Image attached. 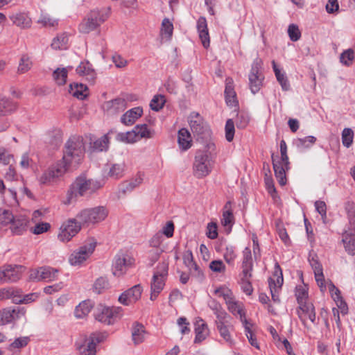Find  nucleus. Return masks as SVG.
Here are the masks:
<instances>
[{"instance_id":"obj_1","label":"nucleus","mask_w":355,"mask_h":355,"mask_svg":"<svg viewBox=\"0 0 355 355\" xmlns=\"http://www.w3.org/2000/svg\"><path fill=\"white\" fill-rule=\"evenodd\" d=\"M85 154V146L80 137H71L67 141L62 159L50 167L40 178L42 184H50L62 176L67 170L76 168Z\"/></svg>"},{"instance_id":"obj_2","label":"nucleus","mask_w":355,"mask_h":355,"mask_svg":"<svg viewBox=\"0 0 355 355\" xmlns=\"http://www.w3.org/2000/svg\"><path fill=\"white\" fill-rule=\"evenodd\" d=\"M101 182L88 179L84 175L78 177L70 185L64 204L69 205L76 202L81 197H89L102 187Z\"/></svg>"},{"instance_id":"obj_3","label":"nucleus","mask_w":355,"mask_h":355,"mask_svg":"<svg viewBox=\"0 0 355 355\" xmlns=\"http://www.w3.org/2000/svg\"><path fill=\"white\" fill-rule=\"evenodd\" d=\"M281 157H275L272 154V162L275 175L281 186L286 184V171L289 169V160L287 155V146L284 140L280 141Z\"/></svg>"},{"instance_id":"obj_4","label":"nucleus","mask_w":355,"mask_h":355,"mask_svg":"<svg viewBox=\"0 0 355 355\" xmlns=\"http://www.w3.org/2000/svg\"><path fill=\"white\" fill-rule=\"evenodd\" d=\"M242 272L239 275V284L243 293L250 295L253 292V287L250 282L252 276L253 263L251 250L245 248L243 251Z\"/></svg>"},{"instance_id":"obj_5","label":"nucleus","mask_w":355,"mask_h":355,"mask_svg":"<svg viewBox=\"0 0 355 355\" xmlns=\"http://www.w3.org/2000/svg\"><path fill=\"white\" fill-rule=\"evenodd\" d=\"M108 215L107 209L103 206H97L81 210L76 215L77 221L81 225L90 226L103 221Z\"/></svg>"},{"instance_id":"obj_6","label":"nucleus","mask_w":355,"mask_h":355,"mask_svg":"<svg viewBox=\"0 0 355 355\" xmlns=\"http://www.w3.org/2000/svg\"><path fill=\"white\" fill-rule=\"evenodd\" d=\"M168 263L167 261H162L157 265L150 283V299L151 300H155L163 290L168 276Z\"/></svg>"},{"instance_id":"obj_7","label":"nucleus","mask_w":355,"mask_h":355,"mask_svg":"<svg viewBox=\"0 0 355 355\" xmlns=\"http://www.w3.org/2000/svg\"><path fill=\"white\" fill-rule=\"evenodd\" d=\"M214 159L207 153L197 152L193 162V174L198 178L208 175L211 171Z\"/></svg>"},{"instance_id":"obj_8","label":"nucleus","mask_w":355,"mask_h":355,"mask_svg":"<svg viewBox=\"0 0 355 355\" xmlns=\"http://www.w3.org/2000/svg\"><path fill=\"white\" fill-rule=\"evenodd\" d=\"M107 16L103 10H93L79 25V31L83 33H89L101 26Z\"/></svg>"},{"instance_id":"obj_9","label":"nucleus","mask_w":355,"mask_h":355,"mask_svg":"<svg viewBox=\"0 0 355 355\" xmlns=\"http://www.w3.org/2000/svg\"><path fill=\"white\" fill-rule=\"evenodd\" d=\"M96 243L92 239L75 250L69 257V261L72 266H78L85 261L94 252Z\"/></svg>"},{"instance_id":"obj_10","label":"nucleus","mask_w":355,"mask_h":355,"mask_svg":"<svg viewBox=\"0 0 355 355\" xmlns=\"http://www.w3.org/2000/svg\"><path fill=\"white\" fill-rule=\"evenodd\" d=\"M59 270L50 266H42L32 269L29 272V279L34 282H50L58 279Z\"/></svg>"},{"instance_id":"obj_11","label":"nucleus","mask_w":355,"mask_h":355,"mask_svg":"<svg viewBox=\"0 0 355 355\" xmlns=\"http://www.w3.org/2000/svg\"><path fill=\"white\" fill-rule=\"evenodd\" d=\"M135 264V259L128 254L120 253L116 255L112 266L114 276H121Z\"/></svg>"},{"instance_id":"obj_12","label":"nucleus","mask_w":355,"mask_h":355,"mask_svg":"<svg viewBox=\"0 0 355 355\" xmlns=\"http://www.w3.org/2000/svg\"><path fill=\"white\" fill-rule=\"evenodd\" d=\"M80 228L81 224L77 221L76 217L69 219L61 225L58 238L62 242H68L78 234Z\"/></svg>"},{"instance_id":"obj_13","label":"nucleus","mask_w":355,"mask_h":355,"mask_svg":"<svg viewBox=\"0 0 355 355\" xmlns=\"http://www.w3.org/2000/svg\"><path fill=\"white\" fill-rule=\"evenodd\" d=\"M119 308H110L98 305L94 311L95 319L105 324H113L118 315Z\"/></svg>"},{"instance_id":"obj_14","label":"nucleus","mask_w":355,"mask_h":355,"mask_svg":"<svg viewBox=\"0 0 355 355\" xmlns=\"http://www.w3.org/2000/svg\"><path fill=\"white\" fill-rule=\"evenodd\" d=\"M23 267L21 266H3L0 268V284L15 282L21 279Z\"/></svg>"},{"instance_id":"obj_15","label":"nucleus","mask_w":355,"mask_h":355,"mask_svg":"<svg viewBox=\"0 0 355 355\" xmlns=\"http://www.w3.org/2000/svg\"><path fill=\"white\" fill-rule=\"evenodd\" d=\"M105 333H92L87 340V343L80 347V355H96V345L106 338Z\"/></svg>"},{"instance_id":"obj_16","label":"nucleus","mask_w":355,"mask_h":355,"mask_svg":"<svg viewBox=\"0 0 355 355\" xmlns=\"http://www.w3.org/2000/svg\"><path fill=\"white\" fill-rule=\"evenodd\" d=\"M232 321V318L230 315L223 320H215V324L220 336L230 345L233 344L231 334L234 330Z\"/></svg>"},{"instance_id":"obj_17","label":"nucleus","mask_w":355,"mask_h":355,"mask_svg":"<svg viewBox=\"0 0 355 355\" xmlns=\"http://www.w3.org/2000/svg\"><path fill=\"white\" fill-rule=\"evenodd\" d=\"M142 292L141 284L135 285L120 295L119 302L125 306L135 304L140 299Z\"/></svg>"},{"instance_id":"obj_18","label":"nucleus","mask_w":355,"mask_h":355,"mask_svg":"<svg viewBox=\"0 0 355 355\" xmlns=\"http://www.w3.org/2000/svg\"><path fill=\"white\" fill-rule=\"evenodd\" d=\"M190 128L197 135H209V129L202 116L197 112H191L189 116Z\"/></svg>"},{"instance_id":"obj_19","label":"nucleus","mask_w":355,"mask_h":355,"mask_svg":"<svg viewBox=\"0 0 355 355\" xmlns=\"http://www.w3.org/2000/svg\"><path fill=\"white\" fill-rule=\"evenodd\" d=\"M26 310L24 308H7L0 311V324L3 325L24 317Z\"/></svg>"},{"instance_id":"obj_20","label":"nucleus","mask_w":355,"mask_h":355,"mask_svg":"<svg viewBox=\"0 0 355 355\" xmlns=\"http://www.w3.org/2000/svg\"><path fill=\"white\" fill-rule=\"evenodd\" d=\"M262 64V60L259 58L254 60L252 63L249 74V81L251 87H260L263 86V76L261 72Z\"/></svg>"},{"instance_id":"obj_21","label":"nucleus","mask_w":355,"mask_h":355,"mask_svg":"<svg viewBox=\"0 0 355 355\" xmlns=\"http://www.w3.org/2000/svg\"><path fill=\"white\" fill-rule=\"evenodd\" d=\"M134 99L132 97L127 100L123 98H117L114 100L106 101L103 105V108L110 114H116L119 112L123 111L127 107V101H132Z\"/></svg>"},{"instance_id":"obj_22","label":"nucleus","mask_w":355,"mask_h":355,"mask_svg":"<svg viewBox=\"0 0 355 355\" xmlns=\"http://www.w3.org/2000/svg\"><path fill=\"white\" fill-rule=\"evenodd\" d=\"M298 317L304 326H306V321L309 319L312 323L315 321V308L311 303H306L299 305L297 310Z\"/></svg>"},{"instance_id":"obj_23","label":"nucleus","mask_w":355,"mask_h":355,"mask_svg":"<svg viewBox=\"0 0 355 355\" xmlns=\"http://www.w3.org/2000/svg\"><path fill=\"white\" fill-rule=\"evenodd\" d=\"M197 30L199 38L202 46L207 49L210 44V37L209 35L207 19L205 17H200L197 21Z\"/></svg>"},{"instance_id":"obj_24","label":"nucleus","mask_w":355,"mask_h":355,"mask_svg":"<svg viewBox=\"0 0 355 355\" xmlns=\"http://www.w3.org/2000/svg\"><path fill=\"white\" fill-rule=\"evenodd\" d=\"M143 114L141 107H136L128 110L121 117V122L125 125H132Z\"/></svg>"},{"instance_id":"obj_25","label":"nucleus","mask_w":355,"mask_h":355,"mask_svg":"<svg viewBox=\"0 0 355 355\" xmlns=\"http://www.w3.org/2000/svg\"><path fill=\"white\" fill-rule=\"evenodd\" d=\"M76 71L78 75L85 76L87 80L90 83H93L96 79V72L92 68V64L88 61L80 62Z\"/></svg>"},{"instance_id":"obj_26","label":"nucleus","mask_w":355,"mask_h":355,"mask_svg":"<svg viewBox=\"0 0 355 355\" xmlns=\"http://www.w3.org/2000/svg\"><path fill=\"white\" fill-rule=\"evenodd\" d=\"M178 143L179 148L183 151L187 150L191 147V135L187 128H181L178 131Z\"/></svg>"},{"instance_id":"obj_27","label":"nucleus","mask_w":355,"mask_h":355,"mask_svg":"<svg viewBox=\"0 0 355 355\" xmlns=\"http://www.w3.org/2000/svg\"><path fill=\"white\" fill-rule=\"evenodd\" d=\"M114 132L113 130H110L107 134L91 143V148L93 150L98 152L107 150L110 139V135Z\"/></svg>"},{"instance_id":"obj_28","label":"nucleus","mask_w":355,"mask_h":355,"mask_svg":"<svg viewBox=\"0 0 355 355\" xmlns=\"http://www.w3.org/2000/svg\"><path fill=\"white\" fill-rule=\"evenodd\" d=\"M195 333L196 337L194 340L195 343H200L209 335V329L207 325L203 320L199 319L195 323Z\"/></svg>"},{"instance_id":"obj_29","label":"nucleus","mask_w":355,"mask_h":355,"mask_svg":"<svg viewBox=\"0 0 355 355\" xmlns=\"http://www.w3.org/2000/svg\"><path fill=\"white\" fill-rule=\"evenodd\" d=\"M226 304L227 306V309L229 310L230 312H231L234 315H239L241 321L243 322V324L244 318H245V315L243 310V303L236 301L234 296L231 300H229L226 302Z\"/></svg>"},{"instance_id":"obj_30","label":"nucleus","mask_w":355,"mask_h":355,"mask_svg":"<svg viewBox=\"0 0 355 355\" xmlns=\"http://www.w3.org/2000/svg\"><path fill=\"white\" fill-rule=\"evenodd\" d=\"M10 20L21 28H28L31 26V19L26 13H16L10 16Z\"/></svg>"},{"instance_id":"obj_31","label":"nucleus","mask_w":355,"mask_h":355,"mask_svg":"<svg viewBox=\"0 0 355 355\" xmlns=\"http://www.w3.org/2000/svg\"><path fill=\"white\" fill-rule=\"evenodd\" d=\"M94 306V304L91 300H85L80 302L75 309V316L77 318H83L87 315Z\"/></svg>"},{"instance_id":"obj_32","label":"nucleus","mask_w":355,"mask_h":355,"mask_svg":"<svg viewBox=\"0 0 355 355\" xmlns=\"http://www.w3.org/2000/svg\"><path fill=\"white\" fill-rule=\"evenodd\" d=\"M182 259L184 265L189 268L191 272L194 273L196 275L200 274L199 267L193 261V254L191 250L184 252Z\"/></svg>"},{"instance_id":"obj_33","label":"nucleus","mask_w":355,"mask_h":355,"mask_svg":"<svg viewBox=\"0 0 355 355\" xmlns=\"http://www.w3.org/2000/svg\"><path fill=\"white\" fill-rule=\"evenodd\" d=\"M342 241L344 244L346 251L349 254L355 253V234L351 232H345L343 234Z\"/></svg>"},{"instance_id":"obj_34","label":"nucleus","mask_w":355,"mask_h":355,"mask_svg":"<svg viewBox=\"0 0 355 355\" xmlns=\"http://www.w3.org/2000/svg\"><path fill=\"white\" fill-rule=\"evenodd\" d=\"M208 306L216 315V320H223L225 318L230 316V315L223 309L220 304L214 300H211L209 302Z\"/></svg>"},{"instance_id":"obj_35","label":"nucleus","mask_w":355,"mask_h":355,"mask_svg":"<svg viewBox=\"0 0 355 355\" xmlns=\"http://www.w3.org/2000/svg\"><path fill=\"white\" fill-rule=\"evenodd\" d=\"M28 224V220L24 216L14 218L11 223V230L14 234H21L26 230Z\"/></svg>"},{"instance_id":"obj_36","label":"nucleus","mask_w":355,"mask_h":355,"mask_svg":"<svg viewBox=\"0 0 355 355\" xmlns=\"http://www.w3.org/2000/svg\"><path fill=\"white\" fill-rule=\"evenodd\" d=\"M272 69L274 71L275 75L277 81L281 85L282 89H286L289 85L288 82L287 77L286 76V73L283 71L277 64L275 60L272 61Z\"/></svg>"},{"instance_id":"obj_37","label":"nucleus","mask_w":355,"mask_h":355,"mask_svg":"<svg viewBox=\"0 0 355 355\" xmlns=\"http://www.w3.org/2000/svg\"><path fill=\"white\" fill-rule=\"evenodd\" d=\"M116 139L119 141L127 144H133L139 141L134 129L132 131L118 133L116 136Z\"/></svg>"},{"instance_id":"obj_38","label":"nucleus","mask_w":355,"mask_h":355,"mask_svg":"<svg viewBox=\"0 0 355 355\" xmlns=\"http://www.w3.org/2000/svg\"><path fill=\"white\" fill-rule=\"evenodd\" d=\"M224 211L223 214V218L221 219V223L225 227H232L234 224V216L232 211L231 210L230 202H227L224 206Z\"/></svg>"},{"instance_id":"obj_39","label":"nucleus","mask_w":355,"mask_h":355,"mask_svg":"<svg viewBox=\"0 0 355 355\" xmlns=\"http://www.w3.org/2000/svg\"><path fill=\"white\" fill-rule=\"evenodd\" d=\"M144 327L142 324H135L132 327V337L135 345L141 343L144 340Z\"/></svg>"},{"instance_id":"obj_40","label":"nucleus","mask_w":355,"mask_h":355,"mask_svg":"<svg viewBox=\"0 0 355 355\" xmlns=\"http://www.w3.org/2000/svg\"><path fill=\"white\" fill-rule=\"evenodd\" d=\"M295 296L299 305L306 304L308 298V286L306 284L302 283L295 288Z\"/></svg>"},{"instance_id":"obj_41","label":"nucleus","mask_w":355,"mask_h":355,"mask_svg":"<svg viewBox=\"0 0 355 355\" xmlns=\"http://www.w3.org/2000/svg\"><path fill=\"white\" fill-rule=\"evenodd\" d=\"M16 109V105L11 101L0 98V115H6Z\"/></svg>"},{"instance_id":"obj_42","label":"nucleus","mask_w":355,"mask_h":355,"mask_svg":"<svg viewBox=\"0 0 355 355\" xmlns=\"http://www.w3.org/2000/svg\"><path fill=\"white\" fill-rule=\"evenodd\" d=\"M67 68H58L53 71V78L58 86H62L67 81Z\"/></svg>"},{"instance_id":"obj_43","label":"nucleus","mask_w":355,"mask_h":355,"mask_svg":"<svg viewBox=\"0 0 355 355\" xmlns=\"http://www.w3.org/2000/svg\"><path fill=\"white\" fill-rule=\"evenodd\" d=\"M29 342L28 337H19L16 338L12 343H11L8 347V349L12 352L19 351L20 349L26 347Z\"/></svg>"},{"instance_id":"obj_44","label":"nucleus","mask_w":355,"mask_h":355,"mask_svg":"<svg viewBox=\"0 0 355 355\" xmlns=\"http://www.w3.org/2000/svg\"><path fill=\"white\" fill-rule=\"evenodd\" d=\"M173 25L168 19H164L162 23L161 35L163 38L169 40L173 35Z\"/></svg>"},{"instance_id":"obj_45","label":"nucleus","mask_w":355,"mask_h":355,"mask_svg":"<svg viewBox=\"0 0 355 355\" xmlns=\"http://www.w3.org/2000/svg\"><path fill=\"white\" fill-rule=\"evenodd\" d=\"M67 42L68 37L65 33H63L53 40L51 47L56 50L66 49Z\"/></svg>"},{"instance_id":"obj_46","label":"nucleus","mask_w":355,"mask_h":355,"mask_svg":"<svg viewBox=\"0 0 355 355\" xmlns=\"http://www.w3.org/2000/svg\"><path fill=\"white\" fill-rule=\"evenodd\" d=\"M316 141L313 136H307L304 138H298L295 141V144L298 148H306L312 146Z\"/></svg>"},{"instance_id":"obj_47","label":"nucleus","mask_w":355,"mask_h":355,"mask_svg":"<svg viewBox=\"0 0 355 355\" xmlns=\"http://www.w3.org/2000/svg\"><path fill=\"white\" fill-rule=\"evenodd\" d=\"M124 168L125 164L123 163L113 164L109 169L108 175L111 178H119L123 174Z\"/></svg>"},{"instance_id":"obj_48","label":"nucleus","mask_w":355,"mask_h":355,"mask_svg":"<svg viewBox=\"0 0 355 355\" xmlns=\"http://www.w3.org/2000/svg\"><path fill=\"white\" fill-rule=\"evenodd\" d=\"M139 140L142 138H151L153 136V132L148 128L146 124L137 125L134 128Z\"/></svg>"},{"instance_id":"obj_49","label":"nucleus","mask_w":355,"mask_h":355,"mask_svg":"<svg viewBox=\"0 0 355 355\" xmlns=\"http://www.w3.org/2000/svg\"><path fill=\"white\" fill-rule=\"evenodd\" d=\"M354 139V132L351 128H345L342 132V142L343 146L347 148H349Z\"/></svg>"},{"instance_id":"obj_50","label":"nucleus","mask_w":355,"mask_h":355,"mask_svg":"<svg viewBox=\"0 0 355 355\" xmlns=\"http://www.w3.org/2000/svg\"><path fill=\"white\" fill-rule=\"evenodd\" d=\"M214 294L220 297H223L225 303L231 300L234 297L232 291L226 286H221L215 289Z\"/></svg>"},{"instance_id":"obj_51","label":"nucleus","mask_w":355,"mask_h":355,"mask_svg":"<svg viewBox=\"0 0 355 355\" xmlns=\"http://www.w3.org/2000/svg\"><path fill=\"white\" fill-rule=\"evenodd\" d=\"M243 326H244V328H245V335H246V336H247L250 343L252 346L256 347L257 349H259V347L257 338H255V336H254L253 332L250 329L251 324L247 321L246 318H244Z\"/></svg>"},{"instance_id":"obj_52","label":"nucleus","mask_w":355,"mask_h":355,"mask_svg":"<svg viewBox=\"0 0 355 355\" xmlns=\"http://www.w3.org/2000/svg\"><path fill=\"white\" fill-rule=\"evenodd\" d=\"M274 276L276 277V279L270 278L269 282L272 280V284L274 285L275 283L277 285V288L279 290L283 284L284 279L282 269L278 263L275 265Z\"/></svg>"},{"instance_id":"obj_53","label":"nucleus","mask_w":355,"mask_h":355,"mask_svg":"<svg viewBox=\"0 0 355 355\" xmlns=\"http://www.w3.org/2000/svg\"><path fill=\"white\" fill-rule=\"evenodd\" d=\"M109 283L105 277L98 278L93 286L94 291L97 293H101L104 290L108 288Z\"/></svg>"},{"instance_id":"obj_54","label":"nucleus","mask_w":355,"mask_h":355,"mask_svg":"<svg viewBox=\"0 0 355 355\" xmlns=\"http://www.w3.org/2000/svg\"><path fill=\"white\" fill-rule=\"evenodd\" d=\"M165 102H166V99H165L164 96L155 95L153 97V98L151 100L150 106L152 110L157 112L163 107Z\"/></svg>"},{"instance_id":"obj_55","label":"nucleus","mask_w":355,"mask_h":355,"mask_svg":"<svg viewBox=\"0 0 355 355\" xmlns=\"http://www.w3.org/2000/svg\"><path fill=\"white\" fill-rule=\"evenodd\" d=\"M225 98L227 105L230 107H236L239 104L235 90H225Z\"/></svg>"},{"instance_id":"obj_56","label":"nucleus","mask_w":355,"mask_h":355,"mask_svg":"<svg viewBox=\"0 0 355 355\" xmlns=\"http://www.w3.org/2000/svg\"><path fill=\"white\" fill-rule=\"evenodd\" d=\"M223 257L228 264H232L236 257L234 247L232 245H227L223 253Z\"/></svg>"},{"instance_id":"obj_57","label":"nucleus","mask_w":355,"mask_h":355,"mask_svg":"<svg viewBox=\"0 0 355 355\" xmlns=\"http://www.w3.org/2000/svg\"><path fill=\"white\" fill-rule=\"evenodd\" d=\"M225 130V139L227 141L231 142L234 139L235 133L234 123L232 119H228L226 121Z\"/></svg>"},{"instance_id":"obj_58","label":"nucleus","mask_w":355,"mask_h":355,"mask_svg":"<svg viewBox=\"0 0 355 355\" xmlns=\"http://www.w3.org/2000/svg\"><path fill=\"white\" fill-rule=\"evenodd\" d=\"M289 38L293 42L299 40L301 37V32L298 26L294 24H290L288 28Z\"/></svg>"},{"instance_id":"obj_59","label":"nucleus","mask_w":355,"mask_h":355,"mask_svg":"<svg viewBox=\"0 0 355 355\" xmlns=\"http://www.w3.org/2000/svg\"><path fill=\"white\" fill-rule=\"evenodd\" d=\"M14 216L11 211L6 209H0V223L8 225L12 223Z\"/></svg>"},{"instance_id":"obj_60","label":"nucleus","mask_w":355,"mask_h":355,"mask_svg":"<svg viewBox=\"0 0 355 355\" xmlns=\"http://www.w3.org/2000/svg\"><path fill=\"white\" fill-rule=\"evenodd\" d=\"M37 22L42 24L44 27H55L58 24V20L46 15H42Z\"/></svg>"},{"instance_id":"obj_61","label":"nucleus","mask_w":355,"mask_h":355,"mask_svg":"<svg viewBox=\"0 0 355 355\" xmlns=\"http://www.w3.org/2000/svg\"><path fill=\"white\" fill-rule=\"evenodd\" d=\"M32 62L27 56H22L18 67V72L24 73L28 71L31 67Z\"/></svg>"},{"instance_id":"obj_62","label":"nucleus","mask_w":355,"mask_h":355,"mask_svg":"<svg viewBox=\"0 0 355 355\" xmlns=\"http://www.w3.org/2000/svg\"><path fill=\"white\" fill-rule=\"evenodd\" d=\"M354 60V51L351 49L345 51L340 57V62L345 65L349 66Z\"/></svg>"},{"instance_id":"obj_63","label":"nucleus","mask_w":355,"mask_h":355,"mask_svg":"<svg viewBox=\"0 0 355 355\" xmlns=\"http://www.w3.org/2000/svg\"><path fill=\"white\" fill-rule=\"evenodd\" d=\"M250 121V117L248 114L244 113H240L237 115L236 119V126L238 128H245Z\"/></svg>"},{"instance_id":"obj_64","label":"nucleus","mask_w":355,"mask_h":355,"mask_svg":"<svg viewBox=\"0 0 355 355\" xmlns=\"http://www.w3.org/2000/svg\"><path fill=\"white\" fill-rule=\"evenodd\" d=\"M210 269L216 272H225L226 267L221 260H214L209 263Z\"/></svg>"}]
</instances>
